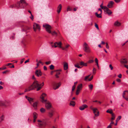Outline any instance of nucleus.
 <instances>
[{
    "instance_id": "obj_37",
    "label": "nucleus",
    "mask_w": 128,
    "mask_h": 128,
    "mask_svg": "<svg viewBox=\"0 0 128 128\" xmlns=\"http://www.w3.org/2000/svg\"><path fill=\"white\" fill-rule=\"evenodd\" d=\"M5 105L4 103L3 102H0V106H4Z\"/></svg>"
},
{
    "instance_id": "obj_42",
    "label": "nucleus",
    "mask_w": 128,
    "mask_h": 128,
    "mask_svg": "<svg viewBox=\"0 0 128 128\" xmlns=\"http://www.w3.org/2000/svg\"><path fill=\"white\" fill-rule=\"evenodd\" d=\"M61 84V82H59L58 84H56V88H58L59 87Z\"/></svg>"
},
{
    "instance_id": "obj_50",
    "label": "nucleus",
    "mask_w": 128,
    "mask_h": 128,
    "mask_svg": "<svg viewBox=\"0 0 128 128\" xmlns=\"http://www.w3.org/2000/svg\"><path fill=\"white\" fill-rule=\"evenodd\" d=\"M56 71V70L51 71L50 73L51 75H52L53 74L54 72H55Z\"/></svg>"
},
{
    "instance_id": "obj_46",
    "label": "nucleus",
    "mask_w": 128,
    "mask_h": 128,
    "mask_svg": "<svg viewBox=\"0 0 128 128\" xmlns=\"http://www.w3.org/2000/svg\"><path fill=\"white\" fill-rule=\"evenodd\" d=\"M94 61L93 60H89L88 62V63H92L94 62Z\"/></svg>"
},
{
    "instance_id": "obj_63",
    "label": "nucleus",
    "mask_w": 128,
    "mask_h": 128,
    "mask_svg": "<svg viewBox=\"0 0 128 128\" xmlns=\"http://www.w3.org/2000/svg\"><path fill=\"white\" fill-rule=\"evenodd\" d=\"M107 128H112L111 127V125L110 124L107 127Z\"/></svg>"
},
{
    "instance_id": "obj_26",
    "label": "nucleus",
    "mask_w": 128,
    "mask_h": 128,
    "mask_svg": "<svg viewBox=\"0 0 128 128\" xmlns=\"http://www.w3.org/2000/svg\"><path fill=\"white\" fill-rule=\"evenodd\" d=\"M106 112L112 114H113L112 110L111 109H108L106 111Z\"/></svg>"
},
{
    "instance_id": "obj_57",
    "label": "nucleus",
    "mask_w": 128,
    "mask_h": 128,
    "mask_svg": "<svg viewBox=\"0 0 128 128\" xmlns=\"http://www.w3.org/2000/svg\"><path fill=\"white\" fill-rule=\"evenodd\" d=\"M31 16L30 17V18L32 20H33L34 19V16L32 14H31Z\"/></svg>"
},
{
    "instance_id": "obj_4",
    "label": "nucleus",
    "mask_w": 128,
    "mask_h": 128,
    "mask_svg": "<svg viewBox=\"0 0 128 128\" xmlns=\"http://www.w3.org/2000/svg\"><path fill=\"white\" fill-rule=\"evenodd\" d=\"M83 49L86 52H90V50L88 44L86 42H84L83 45Z\"/></svg>"
},
{
    "instance_id": "obj_20",
    "label": "nucleus",
    "mask_w": 128,
    "mask_h": 128,
    "mask_svg": "<svg viewBox=\"0 0 128 128\" xmlns=\"http://www.w3.org/2000/svg\"><path fill=\"white\" fill-rule=\"evenodd\" d=\"M56 47L62 48V43L61 42H59L58 43L56 42Z\"/></svg>"
},
{
    "instance_id": "obj_53",
    "label": "nucleus",
    "mask_w": 128,
    "mask_h": 128,
    "mask_svg": "<svg viewBox=\"0 0 128 128\" xmlns=\"http://www.w3.org/2000/svg\"><path fill=\"white\" fill-rule=\"evenodd\" d=\"M93 76H91V77H90V78H89L88 79V81H91L92 80V79H93Z\"/></svg>"
},
{
    "instance_id": "obj_49",
    "label": "nucleus",
    "mask_w": 128,
    "mask_h": 128,
    "mask_svg": "<svg viewBox=\"0 0 128 128\" xmlns=\"http://www.w3.org/2000/svg\"><path fill=\"white\" fill-rule=\"evenodd\" d=\"M95 26L97 28V29L98 30H99V28L98 27V25L96 23H95Z\"/></svg>"
},
{
    "instance_id": "obj_44",
    "label": "nucleus",
    "mask_w": 128,
    "mask_h": 128,
    "mask_svg": "<svg viewBox=\"0 0 128 128\" xmlns=\"http://www.w3.org/2000/svg\"><path fill=\"white\" fill-rule=\"evenodd\" d=\"M72 9L69 6H68L67 9V11L68 12V11H70Z\"/></svg>"
},
{
    "instance_id": "obj_62",
    "label": "nucleus",
    "mask_w": 128,
    "mask_h": 128,
    "mask_svg": "<svg viewBox=\"0 0 128 128\" xmlns=\"http://www.w3.org/2000/svg\"><path fill=\"white\" fill-rule=\"evenodd\" d=\"M44 70H47V68L45 66H44Z\"/></svg>"
},
{
    "instance_id": "obj_22",
    "label": "nucleus",
    "mask_w": 128,
    "mask_h": 128,
    "mask_svg": "<svg viewBox=\"0 0 128 128\" xmlns=\"http://www.w3.org/2000/svg\"><path fill=\"white\" fill-rule=\"evenodd\" d=\"M120 62L121 63L123 64H126L127 62V61L126 59H121Z\"/></svg>"
},
{
    "instance_id": "obj_24",
    "label": "nucleus",
    "mask_w": 128,
    "mask_h": 128,
    "mask_svg": "<svg viewBox=\"0 0 128 128\" xmlns=\"http://www.w3.org/2000/svg\"><path fill=\"white\" fill-rule=\"evenodd\" d=\"M33 117L34 119H36L37 117L38 114L35 112H34L33 113Z\"/></svg>"
},
{
    "instance_id": "obj_38",
    "label": "nucleus",
    "mask_w": 128,
    "mask_h": 128,
    "mask_svg": "<svg viewBox=\"0 0 128 128\" xmlns=\"http://www.w3.org/2000/svg\"><path fill=\"white\" fill-rule=\"evenodd\" d=\"M4 116L3 115L1 117H0V122H1L4 120Z\"/></svg>"
},
{
    "instance_id": "obj_14",
    "label": "nucleus",
    "mask_w": 128,
    "mask_h": 128,
    "mask_svg": "<svg viewBox=\"0 0 128 128\" xmlns=\"http://www.w3.org/2000/svg\"><path fill=\"white\" fill-rule=\"evenodd\" d=\"M62 71L61 69L56 70V78H59V76H58L60 74V72Z\"/></svg>"
},
{
    "instance_id": "obj_61",
    "label": "nucleus",
    "mask_w": 128,
    "mask_h": 128,
    "mask_svg": "<svg viewBox=\"0 0 128 128\" xmlns=\"http://www.w3.org/2000/svg\"><path fill=\"white\" fill-rule=\"evenodd\" d=\"M117 3H118L120 2V0H114Z\"/></svg>"
},
{
    "instance_id": "obj_3",
    "label": "nucleus",
    "mask_w": 128,
    "mask_h": 128,
    "mask_svg": "<svg viewBox=\"0 0 128 128\" xmlns=\"http://www.w3.org/2000/svg\"><path fill=\"white\" fill-rule=\"evenodd\" d=\"M44 85V83L43 82L42 84H39L38 82L36 81H35L32 85V88H41Z\"/></svg>"
},
{
    "instance_id": "obj_9",
    "label": "nucleus",
    "mask_w": 128,
    "mask_h": 128,
    "mask_svg": "<svg viewBox=\"0 0 128 128\" xmlns=\"http://www.w3.org/2000/svg\"><path fill=\"white\" fill-rule=\"evenodd\" d=\"M36 75L38 77H40L42 76V73L40 70H36L35 72Z\"/></svg>"
},
{
    "instance_id": "obj_33",
    "label": "nucleus",
    "mask_w": 128,
    "mask_h": 128,
    "mask_svg": "<svg viewBox=\"0 0 128 128\" xmlns=\"http://www.w3.org/2000/svg\"><path fill=\"white\" fill-rule=\"evenodd\" d=\"M20 6H19L18 7V2L16 4V7L17 8H22V4H20Z\"/></svg>"
},
{
    "instance_id": "obj_30",
    "label": "nucleus",
    "mask_w": 128,
    "mask_h": 128,
    "mask_svg": "<svg viewBox=\"0 0 128 128\" xmlns=\"http://www.w3.org/2000/svg\"><path fill=\"white\" fill-rule=\"evenodd\" d=\"M82 90V88H77L76 90V95H78L80 91Z\"/></svg>"
},
{
    "instance_id": "obj_18",
    "label": "nucleus",
    "mask_w": 128,
    "mask_h": 128,
    "mask_svg": "<svg viewBox=\"0 0 128 128\" xmlns=\"http://www.w3.org/2000/svg\"><path fill=\"white\" fill-rule=\"evenodd\" d=\"M80 66H88L87 63H84L83 61L80 62Z\"/></svg>"
},
{
    "instance_id": "obj_27",
    "label": "nucleus",
    "mask_w": 128,
    "mask_h": 128,
    "mask_svg": "<svg viewBox=\"0 0 128 128\" xmlns=\"http://www.w3.org/2000/svg\"><path fill=\"white\" fill-rule=\"evenodd\" d=\"M70 46V45L68 44L66 45L65 48L62 47V50H66L67 49L66 48H68V47Z\"/></svg>"
},
{
    "instance_id": "obj_16",
    "label": "nucleus",
    "mask_w": 128,
    "mask_h": 128,
    "mask_svg": "<svg viewBox=\"0 0 128 128\" xmlns=\"http://www.w3.org/2000/svg\"><path fill=\"white\" fill-rule=\"evenodd\" d=\"M38 102H35L33 103L32 106L35 110H36L37 108Z\"/></svg>"
},
{
    "instance_id": "obj_51",
    "label": "nucleus",
    "mask_w": 128,
    "mask_h": 128,
    "mask_svg": "<svg viewBox=\"0 0 128 128\" xmlns=\"http://www.w3.org/2000/svg\"><path fill=\"white\" fill-rule=\"evenodd\" d=\"M121 117H122L121 116H119L117 118V120H116V121H117V120H118V121L120 119H121Z\"/></svg>"
},
{
    "instance_id": "obj_64",
    "label": "nucleus",
    "mask_w": 128,
    "mask_h": 128,
    "mask_svg": "<svg viewBox=\"0 0 128 128\" xmlns=\"http://www.w3.org/2000/svg\"><path fill=\"white\" fill-rule=\"evenodd\" d=\"M124 66L125 67H126L128 69V65H124Z\"/></svg>"
},
{
    "instance_id": "obj_28",
    "label": "nucleus",
    "mask_w": 128,
    "mask_h": 128,
    "mask_svg": "<svg viewBox=\"0 0 128 128\" xmlns=\"http://www.w3.org/2000/svg\"><path fill=\"white\" fill-rule=\"evenodd\" d=\"M70 105L74 106L75 105V103L74 101H71L70 103Z\"/></svg>"
},
{
    "instance_id": "obj_31",
    "label": "nucleus",
    "mask_w": 128,
    "mask_h": 128,
    "mask_svg": "<svg viewBox=\"0 0 128 128\" xmlns=\"http://www.w3.org/2000/svg\"><path fill=\"white\" fill-rule=\"evenodd\" d=\"M103 3H102L100 6L101 8L103 10H104L106 8V6H103Z\"/></svg>"
},
{
    "instance_id": "obj_23",
    "label": "nucleus",
    "mask_w": 128,
    "mask_h": 128,
    "mask_svg": "<svg viewBox=\"0 0 128 128\" xmlns=\"http://www.w3.org/2000/svg\"><path fill=\"white\" fill-rule=\"evenodd\" d=\"M101 12H100V14H98L97 12H96L95 13V15L98 18H101L102 17L101 15Z\"/></svg>"
},
{
    "instance_id": "obj_13",
    "label": "nucleus",
    "mask_w": 128,
    "mask_h": 128,
    "mask_svg": "<svg viewBox=\"0 0 128 128\" xmlns=\"http://www.w3.org/2000/svg\"><path fill=\"white\" fill-rule=\"evenodd\" d=\"M114 4V2L113 1H111L109 2L107 6L109 8H111L112 7L113 5Z\"/></svg>"
},
{
    "instance_id": "obj_21",
    "label": "nucleus",
    "mask_w": 128,
    "mask_h": 128,
    "mask_svg": "<svg viewBox=\"0 0 128 128\" xmlns=\"http://www.w3.org/2000/svg\"><path fill=\"white\" fill-rule=\"evenodd\" d=\"M30 29V28L27 26H24L22 28V30L23 31H26L27 30H29Z\"/></svg>"
},
{
    "instance_id": "obj_12",
    "label": "nucleus",
    "mask_w": 128,
    "mask_h": 128,
    "mask_svg": "<svg viewBox=\"0 0 128 128\" xmlns=\"http://www.w3.org/2000/svg\"><path fill=\"white\" fill-rule=\"evenodd\" d=\"M88 107V106L86 104H84L82 106H80L79 109L81 110H84L85 108Z\"/></svg>"
},
{
    "instance_id": "obj_29",
    "label": "nucleus",
    "mask_w": 128,
    "mask_h": 128,
    "mask_svg": "<svg viewBox=\"0 0 128 128\" xmlns=\"http://www.w3.org/2000/svg\"><path fill=\"white\" fill-rule=\"evenodd\" d=\"M51 44L52 47L56 48V42H54V44L53 43V42H51Z\"/></svg>"
},
{
    "instance_id": "obj_5",
    "label": "nucleus",
    "mask_w": 128,
    "mask_h": 128,
    "mask_svg": "<svg viewBox=\"0 0 128 128\" xmlns=\"http://www.w3.org/2000/svg\"><path fill=\"white\" fill-rule=\"evenodd\" d=\"M20 4L22 5V8H24L26 6L28 5V4L26 2L25 0H20V2H18V7L20 5Z\"/></svg>"
},
{
    "instance_id": "obj_40",
    "label": "nucleus",
    "mask_w": 128,
    "mask_h": 128,
    "mask_svg": "<svg viewBox=\"0 0 128 128\" xmlns=\"http://www.w3.org/2000/svg\"><path fill=\"white\" fill-rule=\"evenodd\" d=\"M90 75H89L88 76H85V78L84 79V80L85 81H86L88 78L90 76Z\"/></svg>"
},
{
    "instance_id": "obj_15",
    "label": "nucleus",
    "mask_w": 128,
    "mask_h": 128,
    "mask_svg": "<svg viewBox=\"0 0 128 128\" xmlns=\"http://www.w3.org/2000/svg\"><path fill=\"white\" fill-rule=\"evenodd\" d=\"M62 6L61 4H60L58 7V9L57 11L58 14H59L60 12L62 9Z\"/></svg>"
},
{
    "instance_id": "obj_10",
    "label": "nucleus",
    "mask_w": 128,
    "mask_h": 128,
    "mask_svg": "<svg viewBox=\"0 0 128 128\" xmlns=\"http://www.w3.org/2000/svg\"><path fill=\"white\" fill-rule=\"evenodd\" d=\"M104 10V11L106 12V14H108L109 16L110 15L112 12L111 11L109 10L107 7Z\"/></svg>"
},
{
    "instance_id": "obj_6",
    "label": "nucleus",
    "mask_w": 128,
    "mask_h": 128,
    "mask_svg": "<svg viewBox=\"0 0 128 128\" xmlns=\"http://www.w3.org/2000/svg\"><path fill=\"white\" fill-rule=\"evenodd\" d=\"M38 124L40 127H44L47 124L46 121L45 120H43L41 121L38 120Z\"/></svg>"
},
{
    "instance_id": "obj_32",
    "label": "nucleus",
    "mask_w": 128,
    "mask_h": 128,
    "mask_svg": "<svg viewBox=\"0 0 128 128\" xmlns=\"http://www.w3.org/2000/svg\"><path fill=\"white\" fill-rule=\"evenodd\" d=\"M40 111L42 113H44L45 112L46 110L45 109L43 108H42L40 109Z\"/></svg>"
},
{
    "instance_id": "obj_17",
    "label": "nucleus",
    "mask_w": 128,
    "mask_h": 128,
    "mask_svg": "<svg viewBox=\"0 0 128 128\" xmlns=\"http://www.w3.org/2000/svg\"><path fill=\"white\" fill-rule=\"evenodd\" d=\"M64 70H66L68 68V63L66 62H64Z\"/></svg>"
},
{
    "instance_id": "obj_8",
    "label": "nucleus",
    "mask_w": 128,
    "mask_h": 128,
    "mask_svg": "<svg viewBox=\"0 0 128 128\" xmlns=\"http://www.w3.org/2000/svg\"><path fill=\"white\" fill-rule=\"evenodd\" d=\"M122 96L123 98L128 101V91H124L123 93Z\"/></svg>"
},
{
    "instance_id": "obj_39",
    "label": "nucleus",
    "mask_w": 128,
    "mask_h": 128,
    "mask_svg": "<svg viewBox=\"0 0 128 128\" xmlns=\"http://www.w3.org/2000/svg\"><path fill=\"white\" fill-rule=\"evenodd\" d=\"M74 66L78 68H81V67H80V66H78V64H74Z\"/></svg>"
},
{
    "instance_id": "obj_41",
    "label": "nucleus",
    "mask_w": 128,
    "mask_h": 128,
    "mask_svg": "<svg viewBox=\"0 0 128 128\" xmlns=\"http://www.w3.org/2000/svg\"><path fill=\"white\" fill-rule=\"evenodd\" d=\"M83 87L82 86V84H81L78 85V86L77 87V88H81Z\"/></svg>"
},
{
    "instance_id": "obj_58",
    "label": "nucleus",
    "mask_w": 128,
    "mask_h": 128,
    "mask_svg": "<svg viewBox=\"0 0 128 128\" xmlns=\"http://www.w3.org/2000/svg\"><path fill=\"white\" fill-rule=\"evenodd\" d=\"M118 76L120 78H121L122 77V75L121 74H119Z\"/></svg>"
},
{
    "instance_id": "obj_54",
    "label": "nucleus",
    "mask_w": 128,
    "mask_h": 128,
    "mask_svg": "<svg viewBox=\"0 0 128 128\" xmlns=\"http://www.w3.org/2000/svg\"><path fill=\"white\" fill-rule=\"evenodd\" d=\"M116 81L118 82H121V80L119 79V78H117L116 79Z\"/></svg>"
},
{
    "instance_id": "obj_45",
    "label": "nucleus",
    "mask_w": 128,
    "mask_h": 128,
    "mask_svg": "<svg viewBox=\"0 0 128 128\" xmlns=\"http://www.w3.org/2000/svg\"><path fill=\"white\" fill-rule=\"evenodd\" d=\"M30 99H29V100L28 101L30 103H31V102H32L33 101V99L32 98H30Z\"/></svg>"
},
{
    "instance_id": "obj_11",
    "label": "nucleus",
    "mask_w": 128,
    "mask_h": 128,
    "mask_svg": "<svg viewBox=\"0 0 128 128\" xmlns=\"http://www.w3.org/2000/svg\"><path fill=\"white\" fill-rule=\"evenodd\" d=\"M98 110L96 108H94V109L93 110V113L94 114L95 116H98L99 115V111H97Z\"/></svg>"
},
{
    "instance_id": "obj_34",
    "label": "nucleus",
    "mask_w": 128,
    "mask_h": 128,
    "mask_svg": "<svg viewBox=\"0 0 128 128\" xmlns=\"http://www.w3.org/2000/svg\"><path fill=\"white\" fill-rule=\"evenodd\" d=\"M50 70H53L54 69V66L52 64L50 66Z\"/></svg>"
},
{
    "instance_id": "obj_60",
    "label": "nucleus",
    "mask_w": 128,
    "mask_h": 128,
    "mask_svg": "<svg viewBox=\"0 0 128 128\" xmlns=\"http://www.w3.org/2000/svg\"><path fill=\"white\" fill-rule=\"evenodd\" d=\"M90 109L91 110H94V108H93V106H90Z\"/></svg>"
},
{
    "instance_id": "obj_36",
    "label": "nucleus",
    "mask_w": 128,
    "mask_h": 128,
    "mask_svg": "<svg viewBox=\"0 0 128 128\" xmlns=\"http://www.w3.org/2000/svg\"><path fill=\"white\" fill-rule=\"evenodd\" d=\"M34 88H31L30 89H29V88H26L24 92H28L30 90H33Z\"/></svg>"
},
{
    "instance_id": "obj_2",
    "label": "nucleus",
    "mask_w": 128,
    "mask_h": 128,
    "mask_svg": "<svg viewBox=\"0 0 128 128\" xmlns=\"http://www.w3.org/2000/svg\"><path fill=\"white\" fill-rule=\"evenodd\" d=\"M43 26L46 28V31L49 33H51L52 34L54 35L56 34L55 32H52V28L51 26L48 24H43Z\"/></svg>"
},
{
    "instance_id": "obj_35",
    "label": "nucleus",
    "mask_w": 128,
    "mask_h": 128,
    "mask_svg": "<svg viewBox=\"0 0 128 128\" xmlns=\"http://www.w3.org/2000/svg\"><path fill=\"white\" fill-rule=\"evenodd\" d=\"M112 117L111 119L112 120H114L115 118V115L113 113L112 114Z\"/></svg>"
},
{
    "instance_id": "obj_52",
    "label": "nucleus",
    "mask_w": 128,
    "mask_h": 128,
    "mask_svg": "<svg viewBox=\"0 0 128 128\" xmlns=\"http://www.w3.org/2000/svg\"><path fill=\"white\" fill-rule=\"evenodd\" d=\"M88 87L89 88H92L93 86L92 84H90L88 85Z\"/></svg>"
},
{
    "instance_id": "obj_19",
    "label": "nucleus",
    "mask_w": 128,
    "mask_h": 128,
    "mask_svg": "<svg viewBox=\"0 0 128 128\" xmlns=\"http://www.w3.org/2000/svg\"><path fill=\"white\" fill-rule=\"evenodd\" d=\"M54 114V111L52 110L50 112L48 113V116L49 117L51 118L53 116Z\"/></svg>"
},
{
    "instance_id": "obj_56",
    "label": "nucleus",
    "mask_w": 128,
    "mask_h": 128,
    "mask_svg": "<svg viewBox=\"0 0 128 128\" xmlns=\"http://www.w3.org/2000/svg\"><path fill=\"white\" fill-rule=\"evenodd\" d=\"M106 48L108 49L109 48V46L108 45V44L107 43H106Z\"/></svg>"
},
{
    "instance_id": "obj_59",
    "label": "nucleus",
    "mask_w": 128,
    "mask_h": 128,
    "mask_svg": "<svg viewBox=\"0 0 128 128\" xmlns=\"http://www.w3.org/2000/svg\"><path fill=\"white\" fill-rule=\"evenodd\" d=\"M25 97L27 99V100H28V101L29 100V99H30V98L29 97H28L27 96H26Z\"/></svg>"
},
{
    "instance_id": "obj_1",
    "label": "nucleus",
    "mask_w": 128,
    "mask_h": 128,
    "mask_svg": "<svg viewBox=\"0 0 128 128\" xmlns=\"http://www.w3.org/2000/svg\"><path fill=\"white\" fill-rule=\"evenodd\" d=\"M46 95L45 93H43L40 98L41 99V101L43 103H46L45 106L47 109H49L51 107V104L49 102L46 103L47 100L44 99V98L45 97Z\"/></svg>"
},
{
    "instance_id": "obj_43",
    "label": "nucleus",
    "mask_w": 128,
    "mask_h": 128,
    "mask_svg": "<svg viewBox=\"0 0 128 128\" xmlns=\"http://www.w3.org/2000/svg\"><path fill=\"white\" fill-rule=\"evenodd\" d=\"M96 69L95 68H94L93 69V74H95L96 73Z\"/></svg>"
},
{
    "instance_id": "obj_48",
    "label": "nucleus",
    "mask_w": 128,
    "mask_h": 128,
    "mask_svg": "<svg viewBox=\"0 0 128 128\" xmlns=\"http://www.w3.org/2000/svg\"><path fill=\"white\" fill-rule=\"evenodd\" d=\"M51 62L50 61H48L46 62H45V64L46 65H48L51 63Z\"/></svg>"
},
{
    "instance_id": "obj_7",
    "label": "nucleus",
    "mask_w": 128,
    "mask_h": 128,
    "mask_svg": "<svg viewBox=\"0 0 128 128\" xmlns=\"http://www.w3.org/2000/svg\"><path fill=\"white\" fill-rule=\"evenodd\" d=\"M33 29L34 31L35 32H36L37 30L39 31L40 29V27L39 25L35 23H34Z\"/></svg>"
},
{
    "instance_id": "obj_25",
    "label": "nucleus",
    "mask_w": 128,
    "mask_h": 128,
    "mask_svg": "<svg viewBox=\"0 0 128 128\" xmlns=\"http://www.w3.org/2000/svg\"><path fill=\"white\" fill-rule=\"evenodd\" d=\"M121 25V24L118 22V21H116L114 23V25L116 26H119Z\"/></svg>"
},
{
    "instance_id": "obj_47",
    "label": "nucleus",
    "mask_w": 128,
    "mask_h": 128,
    "mask_svg": "<svg viewBox=\"0 0 128 128\" xmlns=\"http://www.w3.org/2000/svg\"><path fill=\"white\" fill-rule=\"evenodd\" d=\"M16 4H14V5H11L10 6V8H14L15 7H16Z\"/></svg>"
},
{
    "instance_id": "obj_55",
    "label": "nucleus",
    "mask_w": 128,
    "mask_h": 128,
    "mask_svg": "<svg viewBox=\"0 0 128 128\" xmlns=\"http://www.w3.org/2000/svg\"><path fill=\"white\" fill-rule=\"evenodd\" d=\"M109 67L110 68V69L112 70L113 69V67L112 66L111 64H110L109 65Z\"/></svg>"
}]
</instances>
